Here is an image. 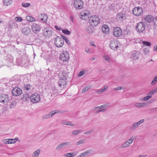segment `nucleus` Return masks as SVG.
<instances>
[{"mask_svg":"<svg viewBox=\"0 0 157 157\" xmlns=\"http://www.w3.org/2000/svg\"><path fill=\"white\" fill-rule=\"evenodd\" d=\"M31 87V86L29 83H27L26 84H24L23 88V90L29 91V90Z\"/></svg>","mask_w":157,"mask_h":157,"instance_id":"nucleus-24","label":"nucleus"},{"mask_svg":"<svg viewBox=\"0 0 157 157\" xmlns=\"http://www.w3.org/2000/svg\"><path fill=\"white\" fill-rule=\"evenodd\" d=\"M40 152V149H38L35 151L32 154L33 157H38Z\"/></svg>","mask_w":157,"mask_h":157,"instance_id":"nucleus-27","label":"nucleus"},{"mask_svg":"<svg viewBox=\"0 0 157 157\" xmlns=\"http://www.w3.org/2000/svg\"><path fill=\"white\" fill-rule=\"evenodd\" d=\"M32 29L34 33H36L40 31V26L37 24H34L32 26Z\"/></svg>","mask_w":157,"mask_h":157,"instance_id":"nucleus-14","label":"nucleus"},{"mask_svg":"<svg viewBox=\"0 0 157 157\" xmlns=\"http://www.w3.org/2000/svg\"><path fill=\"white\" fill-rule=\"evenodd\" d=\"M85 141V140H81L76 143V145H78L80 144H82Z\"/></svg>","mask_w":157,"mask_h":157,"instance_id":"nucleus-40","label":"nucleus"},{"mask_svg":"<svg viewBox=\"0 0 157 157\" xmlns=\"http://www.w3.org/2000/svg\"><path fill=\"white\" fill-rule=\"evenodd\" d=\"M146 103H136L134 105V106L137 108H141L144 107L146 105Z\"/></svg>","mask_w":157,"mask_h":157,"instance_id":"nucleus-26","label":"nucleus"},{"mask_svg":"<svg viewBox=\"0 0 157 157\" xmlns=\"http://www.w3.org/2000/svg\"><path fill=\"white\" fill-rule=\"evenodd\" d=\"M12 94L13 96H17L20 95L22 92L21 89L19 87H15L12 90Z\"/></svg>","mask_w":157,"mask_h":157,"instance_id":"nucleus-8","label":"nucleus"},{"mask_svg":"<svg viewBox=\"0 0 157 157\" xmlns=\"http://www.w3.org/2000/svg\"><path fill=\"white\" fill-rule=\"evenodd\" d=\"M15 20L17 22H20L22 21V19L20 17H16L15 18Z\"/></svg>","mask_w":157,"mask_h":157,"instance_id":"nucleus-50","label":"nucleus"},{"mask_svg":"<svg viewBox=\"0 0 157 157\" xmlns=\"http://www.w3.org/2000/svg\"><path fill=\"white\" fill-rule=\"evenodd\" d=\"M133 140L134 139L133 138H132L127 140L126 142L128 144H129V146L132 143Z\"/></svg>","mask_w":157,"mask_h":157,"instance_id":"nucleus-36","label":"nucleus"},{"mask_svg":"<svg viewBox=\"0 0 157 157\" xmlns=\"http://www.w3.org/2000/svg\"><path fill=\"white\" fill-rule=\"evenodd\" d=\"M16 106V103L15 102L12 103L9 105V107L10 109L13 108Z\"/></svg>","mask_w":157,"mask_h":157,"instance_id":"nucleus-43","label":"nucleus"},{"mask_svg":"<svg viewBox=\"0 0 157 157\" xmlns=\"http://www.w3.org/2000/svg\"><path fill=\"white\" fill-rule=\"evenodd\" d=\"M81 132V130H76L73 131L72 133L74 135H77Z\"/></svg>","mask_w":157,"mask_h":157,"instance_id":"nucleus-39","label":"nucleus"},{"mask_svg":"<svg viewBox=\"0 0 157 157\" xmlns=\"http://www.w3.org/2000/svg\"><path fill=\"white\" fill-rule=\"evenodd\" d=\"M9 100L8 95L4 94H0V102L6 103Z\"/></svg>","mask_w":157,"mask_h":157,"instance_id":"nucleus-12","label":"nucleus"},{"mask_svg":"<svg viewBox=\"0 0 157 157\" xmlns=\"http://www.w3.org/2000/svg\"><path fill=\"white\" fill-rule=\"evenodd\" d=\"M70 144L69 142H64L58 145L56 148V149L57 150L63 147L68 145Z\"/></svg>","mask_w":157,"mask_h":157,"instance_id":"nucleus-15","label":"nucleus"},{"mask_svg":"<svg viewBox=\"0 0 157 157\" xmlns=\"http://www.w3.org/2000/svg\"><path fill=\"white\" fill-rule=\"evenodd\" d=\"M108 86H104L103 88L102 89L104 92H105L108 88Z\"/></svg>","mask_w":157,"mask_h":157,"instance_id":"nucleus-58","label":"nucleus"},{"mask_svg":"<svg viewBox=\"0 0 157 157\" xmlns=\"http://www.w3.org/2000/svg\"><path fill=\"white\" fill-rule=\"evenodd\" d=\"M85 71L83 70H82L78 74V77H80L83 75H84L85 74Z\"/></svg>","mask_w":157,"mask_h":157,"instance_id":"nucleus-41","label":"nucleus"},{"mask_svg":"<svg viewBox=\"0 0 157 157\" xmlns=\"http://www.w3.org/2000/svg\"><path fill=\"white\" fill-rule=\"evenodd\" d=\"M83 14V13H81V14L80 16L79 17L81 19L86 20V17H85L84 16Z\"/></svg>","mask_w":157,"mask_h":157,"instance_id":"nucleus-55","label":"nucleus"},{"mask_svg":"<svg viewBox=\"0 0 157 157\" xmlns=\"http://www.w3.org/2000/svg\"><path fill=\"white\" fill-rule=\"evenodd\" d=\"M90 88L89 87L86 86L85 87L84 89H83L82 91V92L83 93L86 92V91L88 90Z\"/></svg>","mask_w":157,"mask_h":157,"instance_id":"nucleus-52","label":"nucleus"},{"mask_svg":"<svg viewBox=\"0 0 157 157\" xmlns=\"http://www.w3.org/2000/svg\"><path fill=\"white\" fill-rule=\"evenodd\" d=\"M124 89L123 88V87L119 86V87H117L113 88V91H116V90H121Z\"/></svg>","mask_w":157,"mask_h":157,"instance_id":"nucleus-45","label":"nucleus"},{"mask_svg":"<svg viewBox=\"0 0 157 157\" xmlns=\"http://www.w3.org/2000/svg\"><path fill=\"white\" fill-rule=\"evenodd\" d=\"M65 41L66 42L67 44H68L70 45L71 44V43H70L69 41L68 40V39L66 38V39L65 40Z\"/></svg>","mask_w":157,"mask_h":157,"instance_id":"nucleus-60","label":"nucleus"},{"mask_svg":"<svg viewBox=\"0 0 157 157\" xmlns=\"http://www.w3.org/2000/svg\"><path fill=\"white\" fill-rule=\"evenodd\" d=\"M145 29V25L143 22H140L137 24L136 29L139 33H142L144 31Z\"/></svg>","mask_w":157,"mask_h":157,"instance_id":"nucleus-6","label":"nucleus"},{"mask_svg":"<svg viewBox=\"0 0 157 157\" xmlns=\"http://www.w3.org/2000/svg\"><path fill=\"white\" fill-rule=\"evenodd\" d=\"M22 5L23 6L25 7H27L30 5V4L29 3H23L22 4Z\"/></svg>","mask_w":157,"mask_h":157,"instance_id":"nucleus-44","label":"nucleus"},{"mask_svg":"<svg viewBox=\"0 0 157 157\" xmlns=\"http://www.w3.org/2000/svg\"><path fill=\"white\" fill-rule=\"evenodd\" d=\"M143 44H144L145 45L147 46H150L151 45V43L149 42L145 41H143Z\"/></svg>","mask_w":157,"mask_h":157,"instance_id":"nucleus-49","label":"nucleus"},{"mask_svg":"<svg viewBox=\"0 0 157 157\" xmlns=\"http://www.w3.org/2000/svg\"><path fill=\"white\" fill-rule=\"evenodd\" d=\"M55 28L58 30L59 31L61 30V28L60 27H59L58 26L55 25Z\"/></svg>","mask_w":157,"mask_h":157,"instance_id":"nucleus-61","label":"nucleus"},{"mask_svg":"<svg viewBox=\"0 0 157 157\" xmlns=\"http://www.w3.org/2000/svg\"><path fill=\"white\" fill-rule=\"evenodd\" d=\"M68 72L66 71H64L62 72V76H61L60 78L67 80V78L68 77Z\"/></svg>","mask_w":157,"mask_h":157,"instance_id":"nucleus-21","label":"nucleus"},{"mask_svg":"<svg viewBox=\"0 0 157 157\" xmlns=\"http://www.w3.org/2000/svg\"><path fill=\"white\" fill-rule=\"evenodd\" d=\"M89 23L92 26H96L100 23L99 18L96 16H93L90 17L89 19Z\"/></svg>","mask_w":157,"mask_h":157,"instance_id":"nucleus-1","label":"nucleus"},{"mask_svg":"<svg viewBox=\"0 0 157 157\" xmlns=\"http://www.w3.org/2000/svg\"><path fill=\"white\" fill-rule=\"evenodd\" d=\"M60 113V111L59 110H54L50 112V116L51 117H52L55 114L57 113Z\"/></svg>","mask_w":157,"mask_h":157,"instance_id":"nucleus-30","label":"nucleus"},{"mask_svg":"<svg viewBox=\"0 0 157 157\" xmlns=\"http://www.w3.org/2000/svg\"><path fill=\"white\" fill-rule=\"evenodd\" d=\"M62 32L63 33L66 34L67 35H69L71 34V32L67 29H64L62 30Z\"/></svg>","mask_w":157,"mask_h":157,"instance_id":"nucleus-35","label":"nucleus"},{"mask_svg":"<svg viewBox=\"0 0 157 157\" xmlns=\"http://www.w3.org/2000/svg\"><path fill=\"white\" fill-rule=\"evenodd\" d=\"M96 91L97 93L99 94H101L104 92L102 89H101L97 90H96Z\"/></svg>","mask_w":157,"mask_h":157,"instance_id":"nucleus-47","label":"nucleus"},{"mask_svg":"<svg viewBox=\"0 0 157 157\" xmlns=\"http://www.w3.org/2000/svg\"><path fill=\"white\" fill-rule=\"evenodd\" d=\"M144 119H143L140 120V121H138V122L140 124H142L143 122H144Z\"/></svg>","mask_w":157,"mask_h":157,"instance_id":"nucleus-62","label":"nucleus"},{"mask_svg":"<svg viewBox=\"0 0 157 157\" xmlns=\"http://www.w3.org/2000/svg\"><path fill=\"white\" fill-rule=\"evenodd\" d=\"M50 114H48L46 115H45L44 116H43L42 117V119H45L51 117Z\"/></svg>","mask_w":157,"mask_h":157,"instance_id":"nucleus-42","label":"nucleus"},{"mask_svg":"<svg viewBox=\"0 0 157 157\" xmlns=\"http://www.w3.org/2000/svg\"><path fill=\"white\" fill-rule=\"evenodd\" d=\"M139 57V53L138 52H135V53H134L132 54L131 56V58L132 59L136 60L138 59Z\"/></svg>","mask_w":157,"mask_h":157,"instance_id":"nucleus-25","label":"nucleus"},{"mask_svg":"<svg viewBox=\"0 0 157 157\" xmlns=\"http://www.w3.org/2000/svg\"><path fill=\"white\" fill-rule=\"evenodd\" d=\"M38 18L39 20L46 22L48 18V16L46 14L42 13L39 15Z\"/></svg>","mask_w":157,"mask_h":157,"instance_id":"nucleus-13","label":"nucleus"},{"mask_svg":"<svg viewBox=\"0 0 157 157\" xmlns=\"http://www.w3.org/2000/svg\"><path fill=\"white\" fill-rule=\"evenodd\" d=\"M101 30L102 32L105 34L109 33V28L108 26L106 25H104L102 26Z\"/></svg>","mask_w":157,"mask_h":157,"instance_id":"nucleus-19","label":"nucleus"},{"mask_svg":"<svg viewBox=\"0 0 157 157\" xmlns=\"http://www.w3.org/2000/svg\"><path fill=\"white\" fill-rule=\"evenodd\" d=\"M152 97V96L151 95H148V96H146L145 97H144V98H143L142 100L145 101H147L150 98H151Z\"/></svg>","mask_w":157,"mask_h":157,"instance_id":"nucleus-37","label":"nucleus"},{"mask_svg":"<svg viewBox=\"0 0 157 157\" xmlns=\"http://www.w3.org/2000/svg\"><path fill=\"white\" fill-rule=\"evenodd\" d=\"M125 18V15L124 13H118L117 16V19L120 21L124 20Z\"/></svg>","mask_w":157,"mask_h":157,"instance_id":"nucleus-16","label":"nucleus"},{"mask_svg":"<svg viewBox=\"0 0 157 157\" xmlns=\"http://www.w3.org/2000/svg\"><path fill=\"white\" fill-rule=\"evenodd\" d=\"M3 2L6 6H8L12 3L13 0H3Z\"/></svg>","mask_w":157,"mask_h":157,"instance_id":"nucleus-29","label":"nucleus"},{"mask_svg":"<svg viewBox=\"0 0 157 157\" xmlns=\"http://www.w3.org/2000/svg\"><path fill=\"white\" fill-rule=\"evenodd\" d=\"M83 2L82 0H75L74 2V7L77 9H81L82 8Z\"/></svg>","mask_w":157,"mask_h":157,"instance_id":"nucleus-5","label":"nucleus"},{"mask_svg":"<svg viewBox=\"0 0 157 157\" xmlns=\"http://www.w3.org/2000/svg\"><path fill=\"white\" fill-rule=\"evenodd\" d=\"M76 154L75 153H68L64 155V156L67 157H73L76 155Z\"/></svg>","mask_w":157,"mask_h":157,"instance_id":"nucleus-28","label":"nucleus"},{"mask_svg":"<svg viewBox=\"0 0 157 157\" xmlns=\"http://www.w3.org/2000/svg\"><path fill=\"white\" fill-rule=\"evenodd\" d=\"M86 32L89 34H91L93 33V31L90 29H86Z\"/></svg>","mask_w":157,"mask_h":157,"instance_id":"nucleus-51","label":"nucleus"},{"mask_svg":"<svg viewBox=\"0 0 157 157\" xmlns=\"http://www.w3.org/2000/svg\"><path fill=\"white\" fill-rule=\"evenodd\" d=\"M113 35L116 37H118L121 36L122 34L121 29L118 27L115 28L113 30Z\"/></svg>","mask_w":157,"mask_h":157,"instance_id":"nucleus-10","label":"nucleus"},{"mask_svg":"<svg viewBox=\"0 0 157 157\" xmlns=\"http://www.w3.org/2000/svg\"><path fill=\"white\" fill-rule=\"evenodd\" d=\"M143 10L140 7H136L132 10L133 14L136 16H139L142 13Z\"/></svg>","mask_w":157,"mask_h":157,"instance_id":"nucleus-9","label":"nucleus"},{"mask_svg":"<svg viewBox=\"0 0 157 157\" xmlns=\"http://www.w3.org/2000/svg\"><path fill=\"white\" fill-rule=\"evenodd\" d=\"M85 52L87 53H90V51L89 48H86Z\"/></svg>","mask_w":157,"mask_h":157,"instance_id":"nucleus-59","label":"nucleus"},{"mask_svg":"<svg viewBox=\"0 0 157 157\" xmlns=\"http://www.w3.org/2000/svg\"><path fill=\"white\" fill-rule=\"evenodd\" d=\"M26 18L27 21H33L35 20L33 17L29 16H26Z\"/></svg>","mask_w":157,"mask_h":157,"instance_id":"nucleus-33","label":"nucleus"},{"mask_svg":"<svg viewBox=\"0 0 157 157\" xmlns=\"http://www.w3.org/2000/svg\"><path fill=\"white\" fill-rule=\"evenodd\" d=\"M70 18L72 22H74V17L73 16H71Z\"/></svg>","mask_w":157,"mask_h":157,"instance_id":"nucleus-64","label":"nucleus"},{"mask_svg":"<svg viewBox=\"0 0 157 157\" xmlns=\"http://www.w3.org/2000/svg\"><path fill=\"white\" fill-rule=\"evenodd\" d=\"M156 90H153L152 91H150L148 94V95H149V94H151V95L155 93V92Z\"/></svg>","mask_w":157,"mask_h":157,"instance_id":"nucleus-54","label":"nucleus"},{"mask_svg":"<svg viewBox=\"0 0 157 157\" xmlns=\"http://www.w3.org/2000/svg\"><path fill=\"white\" fill-rule=\"evenodd\" d=\"M106 105L104 104L101 105H100L99 106L96 107L94 108L95 109H97L99 108V109H101L102 108H105L106 106Z\"/></svg>","mask_w":157,"mask_h":157,"instance_id":"nucleus-48","label":"nucleus"},{"mask_svg":"<svg viewBox=\"0 0 157 157\" xmlns=\"http://www.w3.org/2000/svg\"><path fill=\"white\" fill-rule=\"evenodd\" d=\"M6 144H11L14 143L16 142L15 139H6L4 140Z\"/></svg>","mask_w":157,"mask_h":157,"instance_id":"nucleus-23","label":"nucleus"},{"mask_svg":"<svg viewBox=\"0 0 157 157\" xmlns=\"http://www.w3.org/2000/svg\"><path fill=\"white\" fill-rule=\"evenodd\" d=\"M129 146V144H128L126 142L123 144L120 147V148H124L125 147H127Z\"/></svg>","mask_w":157,"mask_h":157,"instance_id":"nucleus-38","label":"nucleus"},{"mask_svg":"<svg viewBox=\"0 0 157 157\" xmlns=\"http://www.w3.org/2000/svg\"><path fill=\"white\" fill-rule=\"evenodd\" d=\"M91 151L90 150H87L78 155L77 157H84L90 153Z\"/></svg>","mask_w":157,"mask_h":157,"instance_id":"nucleus-18","label":"nucleus"},{"mask_svg":"<svg viewBox=\"0 0 157 157\" xmlns=\"http://www.w3.org/2000/svg\"><path fill=\"white\" fill-rule=\"evenodd\" d=\"M153 17L151 15H147L145 16L144 19L148 23H151L153 21Z\"/></svg>","mask_w":157,"mask_h":157,"instance_id":"nucleus-17","label":"nucleus"},{"mask_svg":"<svg viewBox=\"0 0 157 157\" xmlns=\"http://www.w3.org/2000/svg\"><path fill=\"white\" fill-rule=\"evenodd\" d=\"M69 58V53L67 51H63L60 54V59L63 61H66Z\"/></svg>","mask_w":157,"mask_h":157,"instance_id":"nucleus-4","label":"nucleus"},{"mask_svg":"<svg viewBox=\"0 0 157 157\" xmlns=\"http://www.w3.org/2000/svg\"><path fill=\"white\" fill-rule=\"evenodd\" d=\"M143 52L144 54H147L149 52V50L147 48H144L143 50Z\"/></svg>","mask_w":157,"mask_h":157,"instance_id":"nucleus-46","label":"nucleus"},{"mask_svg":"<svg viewBox=\"0 0 157 157\" xmlns=\"http://www.w3.org/2000/svg\"><path fill=\"white\" fill-rule=\"evenodd\" d=\"M43 33L44 36L49 38L52 36V32L51 29L48 28H45L43 30Z\"/></svg>","mask_w":157,"mask_h":157,"instance_id":"nucleus-7","label":"nucleus"},{"mask_svg":"<svg viewBox=\"0 0 157 157\" xmlns=\"http://www.w3.org/2000/svg\"><path fill=\"white\" fill-rule=\"evenodd\" d=\"M138 127H137L136 124L135 122L133 123L131 125L130 129L132 130Z\"/></svg>","mask_w":157,"mask_h":157,"instance_id":"nucleus-34","label":"nucleus"},{"mask_svg":"<svg viewBox=\"0 0 157 157\" xmlns=\"http://www.w3.org/2000/svg\"><path fill=\"white\" fill-rule=\"evenodd\" d=\"M103 58L107 62H109L110 61V57L107 55H105L103 56Z\"/></svg>","mask_w":157,"mask_h":157,"instance_id":"nucleus-31","label":"nucleus"},{"mask_svg":"<svg viewBox=\"0 0 157 157\" xmlns=\"http://www.w3.org/2000/svg\"><path fill=\"white\" fill-rule=\"evenodd\" d=\"M118 44L119 42L117 40H111L109 45L110 48L113 50H115L118 47Z\"/></svg>","mask_w":157,"mask_h":157,"instance_id":"nucleus-11","label":"nucleus"},{"mask_svg":"<svg viewBox=\"0 0 157 157\" xmlns=\"http://www.w3.org/2000/svg\"><path fill=\"white\" fill-rule=\"evenodd\" d=\"M22 31L24 34L27 35L30 33L31 30L28 27H25L23 29Z\"/></svg>","mask_w":157,"mask_h":157,"instance_id":"nucleus-22","label":"nucleus"},{"mask_svg":"<svg viewBox=\"0 0 157 157\" xmlns=\"http://www.w3.org/2000/svg\"><path fill=\"white\" fill-rule=\"evenodd\" d=\"M154 23L155 26H157V17L154 19L153 18Z\"/></svg>","mask_w":157,"mask_h":157,"instance_id":"nucleus-53","label":"nucleus"},{"mask_svg":"<svg viewBox=\"0 0 157 157\" xmlns=\"http://www.w3.org/2000/svg\"><path fill=\"white\" fill-rule=\"evenodd\" d=\"M54 43L56 47L61 48L63 45L64 41L61 37L57 36L55 38Z\"/></svg>","mask_w":157,"mask_h":157,"instance_id":"nucleus-2","label":"nucleus"},{"mask_svg":"<svg viewBox=\"0 0 157 157\" xmlns=\"http://www.w3.org/2000/svg\"><path fill=\"white\" fill-rule=\"evenodd\" d=\"M25 98L26 100H27V98H29V95L27 94L24 95V98Z\"/></svg>","mask_w":157,"mask_h":157,"instance_id":"nucleus-63","label":"nucleus"},{"mask_svg":"<svg viewBox=\"0 0 157 157\" xmlns=\"http://www.w3.org/2000/svg\"><path fill=\"white\" fill-rule=\"evenodd\" d=\"M66 79H63L60 78L58 82V84L60 87H62V86H63V87H65L66 85Z\"/></svg>","mask_w":157,"mask_h":157,"instance_id":"nucleus-20","label":"nucleus"},{"mask_svg":"<svg viewBox=\"0 0 157 157\" xmlns=\"http://www.w3.org/2000/svg\"><path fill=\"white\" fill-rule=\"evenodd\" d=\"M93 132L92 130H89L84 133V134H89Z\"/></svg>","mask_w":157,"mask_h":157,"instance_id":"nucleus-56","label":"nucleus"},{"mask_svg":"<svg viewBox=\"0 0 157 157\" xmlns=\"http://www.w3.org/2000/svg\"><path fill=\"white\" fill-rule=\"evenodd\" d=\"M62 123L65 125H68L69 124V122L67 121H63L62 122Z\"/></svg>","mask_w":157,"mask_h":157,"instance_id":"nucleus-57","label":"nucleus"},{"mask_svg":"<svg viewBox=\"0 0 157 157\" xmlns=\"http://www.w3.org/2000/svg\"><path fill=\"white\" fill-rule=\"evenodd\" d=\"M157 82V76H155L152 81L151 84L152 85H154L156 84Z\"/></svg>","mask_w":157,"mask_h":157,"instance_id":"nucleus-32","label":"nucleus"},{"mask_svg":"<svg viewBox=\"0 0 157 157\" xmlns=\"http://www.w3.org/2000/svg\"><path fill=\"white\" fill-rule=\"evenodd\" d=\"M30 101L33 103H38L40 100V97L37 94H33L30 97Z\"/></svg>","mask_w":157,"mask_h":157,"instance_id":"nucleus-3","label":"nucleus"}]
</instances>
